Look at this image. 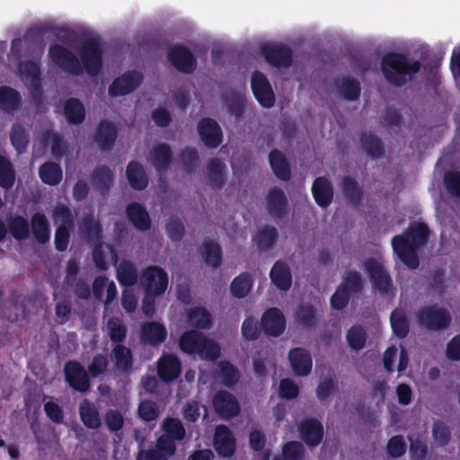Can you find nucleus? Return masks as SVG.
<instances>
[{"label": "nucleus", "instance_id": "37", "mask_svg": "<svg viewBox=\"0 0 460 460\" xmlns=\"http://www.w3.org/2000/svg\"><path fill=\"white\" fill-rule=\"evenodd\" d=\"M39 176L43 183L56 186L62 181V168L57 163L45 162L39 168Z\"/></svg>", "mask_w": 460, "mask_h": 460}, {"label": "nucleus", "instance_id": "61", "mask_svg": "<svg viewBox=\"0 0 460 460\" xmlns=\"http://www.w3.org/2000/svg\"><path fill=\"white\" fill-rule=\"evenodd\" d=\"M19 70L22 76L30 83L32 81L37 82L38 79L41 78L40 66L33 60H25L21 62L19 65Z\"/></svg>", "mask_w": 460, "mask_h": 460}, {"label": "nucleus", "instance_id": "62", "mask_svg": "<svg viewBox=\"0 0 460 460\" xmlns=\"http://www.w3.org/2000/svg\"><path fill=\"white\" fill-rule=\"evenodd\" d=\"M444 184L447 192L460 199V171H448L444 174Z\"/></svg>", "mask_w": 460, "mask_h": 460}, {"label": "nucleus", "instance_id": "56", "mask_svg": "<svg viewBox=\"0 0 460 460\" xmlns=\"http://www.w3.org/2000/svg\"><path fill=\"white\" fill-rule=\"evenodd\" d=\"M367 340V333L364 328L360 325H353L347 332V341L349 346L355 349L359 350L364 348Z\"/></svg>", "mask_w": 460, "mask_h": 460}, {"label": "nucleus", "instance_id": "5", "mask_svg": "<svg viewBox=\"0 0 460 460\" xmlns=\"http://www.w3.org/2000/svg\"><path fill=\"white\" fill-rule=\"evenodd\" d=\"M418 323L430 331H444L452 322L448 309L438 305H424L417 312Z\"/></svg>", "mask_w": 460, "mask_h": 460}, {"label": "nucleus", "instance_id": "3", "mask_svg": "<svg viewBox=\"0 0 460 460\" xmlns=\"http://www.w3.org/2000/svg\"><path fill=\"white\" fill-rule=\"evenodd\" d=\"M380 68L388 84L402 87L420 71L421 63L412 60L404 53L392 51L383 56Z\"/></svg>", "mask_w": 460, "mask_h": 460}, {"label": "nucleus", "instance_id": "10", "mask_svg": "<svg viewBox=\"0 0 460 460\" xmlns=\"http://www.w3.org/2000/svg\"><path fill=\"white\" fill-rule=\"evenodd\" d=\"M167 57L171 64L181 73L192 74L197 68V59L184 45L176 44L168 49Z\"/></svg>", "mask_w": 460, "mask_h": 460}, {"label": "nucleus", "instance_id": "54", "mask_svg": "<svg viewBox=\"0 0 460 460\" xmlns=\"http://www.w3.org/2000/svg\"><path fill=\"white\" fill-rule=\"evenodd\" d=\"M197 355L203 360L216 361L220 357V347L214 340L206 337Z\"/></svg>", "mask_w": 460, "mask_h": 460}, {"label": "nucleus", "instance_id": "17", "mask_svg": "<svg viewBox=\"0 0 460 460\" xmlns=\"http://www.w3.org/2000/svg\"><path fill=\"white\" fill-rule=\"evenodd\" d=\"M288 359L294 373L306 376L311 373L313 361L311 354L304 348H293L288 352Z\"/></svg>", "mask_w": 460, "mask_h": 460}, {"label": "nucleus", "instance_id": "32", "mask_svg": "<svg viewBox=\"0 0 460 460\" xmlns=\"http://www.w3.org/2000/svg\"><path fill=\"white\" fill-rule=\"evenodd\" d=\"M64 116L70 125L83 123L86 116L84 105L77 98H68L64 102Z\"/></svg>", "mask_w": 460, "mask_h": 460}, {"label": "nucleus", "instance_id": "50", "mask_svg": "<svg viewBox=\"0 0 460 460\" xmlns=\"http://www.w3.org/2000/svg\"><path fill=\"white\" fill-rule=\"evenodd\" d=\"M43 141L48 143L51 142V154L56 158L62 157L66 151V144L64 141V137L57 132L46 131L42 136Z\"/></svg>", "mask_w": 460, "mask_h": 460}, {"label": "nucleus", "instance_id": "23", "mask_svg": "<svg viewBox=\"0 0 460 460\" xmlns=\"http://www.w3.org/2000/svg\"><path fill=\"white\" fill-rule=\"evenodd\" d=\"M302 439L309 447L318 446L323 438V427L322 423L315 419H305L299 427Z\"/></svg>", "mask_w": 460, "mask_h": 460}, {"label": "nucleus", "instance_id": "57", "mask_svg": "<svg viewBox=\"0 0 460 460\" xmlns=\"http://www.w3.org/2000/svg\"><path fill=\"white\" fill-rule=\"evenodd\" d=\"M162 427L164 435H168V437L176 440H181L185 437V429L178 419L167 418L164 420Z\"/></svg>", "mask_w": 460, "mask_h": 460}, {"label": "nucleus", "instance_id": "30", "mask_svg": "<svg viewBox=\"0 0 460 460\" xmlns=\"http://www.w3.org/2000/svg\"><path fill=\"white\" fill-rule=\"evenodd\" d=\"M126 177L132 189L143 190L148 185V178L143 165L137 161H130L126 169Z\"/></svg>", "mask_w": 460, "mask_h": 460}, {"label": "nucleus", "instance_id": "12", "mask_svg": "<svg viewBox=\"0 0 460 460\" xmlns=\"http://www.w3.org/2000/svg\"><path fill=\"white\" fill-rule=\"evenodd\" d=\"M197 131L202 143L210 149L217 148L223 142V131L212 118H202L197 125Z\"/></svg>", "mask_w": 460, "mask_h": 460}, {"label": "nucleus", "instance_id": "41", "mask_svg": "<svg viewBox=\"0 0 460 460\" xmlns=\"http://www.w3.org/2000/svg\"><path fill=\"white\" fill-rule=\"evenodd\" d=\"M117 279L123 287H132L137 283V271L136 266L128 260H122L117 269Z\"/></svg>", "mask_w": 460, "mask_h": 460}, {"label": "nucleus", "instance_id": "1", "mask_svg": "<svg viewBox=\"0 0 460 460\" xmlns=\"http://www.w3.org/2000/svg\"><path fill=\"white\" fill-rule=\"evenodd\" d=\"M103 48L97 38L85 40L79 48L80 60L66 47L54 44L50 45L49 55L51 60L64 72L73 75L85 72L91 76H96L102 71L103 64Z\"/></svg>", "mask_w": 460, "mask_h": 460}, {"label": "nucleus", "instance_id": "16", "mask_svg": "<svg viewBox=\"0 0 460 460\" xmlns=\"http://www.w3.org/2000/svg\"><path fill=\"white\" fill-rule=\"evenodd\" d=\"M181 372L180 358L172 353L163 354L157 361V375L164 382L176 380Z\"/></svg>", "mask_w": 460, "mask_h": 460}, {"label": "nucleus", "instance_id": "46", "mask_svg": "<svg viewBox=\"0 0 460 460\" xmlns=\"http://www.w3.org/2000/svg\"><path fill=\"white\" fill-rule=\"evenodd\" d=\"M296 317L300 324L308 329L315 328L318 322L317 309L312 305H302L296 312Z\"/></svg>", "mask_w": 460, "mask_h": 460}, {"label": "nucleus", "instance_id": "49", "mask_svg": "<svg viewBox=\"0 0 460 460\" xmlns=\"http://www.w3.org/2000/svg\"><path fill=\"white\" fill-rule=\"evenodd\" d=\"M107 329L111 341L121 344L127 336V327L118 317H111L107 322Z\"/></svg>", "mask_w": 460, "mask_h": 460}, {"label": "nucleus", "instance_id": "59", "mask_svg": "<svg viewBox=\"0 0 460 460\" xmlns=\"http://www.w3.org/2000/svg\"><path fill=\"white\" fill-rule=\"evenodd\" d=\"M52 217L55 221L60 222L59 226L74 227L75 218L69 207L65 204H57L53 209Z\"/></svg>", "mask_w": 460, "mask_h": 460}, {"label": "nucleus", "instance_id": "34", "mask_svg": "<svg viewBox=\"0 0 460 460\" xmlns=\"http://www.w3.org/2000/svg\"><path fill=\"white\" fill-rule=\"evenodd\" d=\"M206 336L198 330L184 332L179 339L180 349L188 355H196Z\"/></svg>", "mask_w": 460, "mask_h": 460}, {"label": "nucleus", "instance_id": "36", "mask_svg": "<svg viewBox=\"0 0 460 460\" xmlns=\"http://www.w3.org/2000/svg\"><path fill=\"white\" fill-rule=\"evenodd\" d=\"M226 164L219 158H212L208 164V179L214 190H220L226 183Z\"/></svg>", "mask_w": 460, "mask_h": 460}, {"label": "nucleus", "instance_id": "31", "mask_svg": "<svg viewBox=\"0 0 460 460\" xmlns=\"http://www.w3.org/2000/svg\"><path fill=\"white\" fill-rule=\"evenodd\" d=\"M359 141L367 155L371 159H378L385 155V146L382 139L373 132H362Z\"/></svg>", "mask_w": 460, "mask_h": 460}, {"label": "nucleus", "instance_id": "55", "mask_svg": "<svg viewBox=\"0 0 460 460\" xmlns=\"http://www.w3.org/2000/svg\"><path fill=\"white\" fill-rule=\"evenodd\" d=\"M80 415L82 421L89 429H97L101 425V419L95 404H82Z\"/></svg>", "mask_w": 460, "mask_h": 460}, {"label": "nucleus", "instance_id": "60", "mask_svg": "<svg viewBox=\"0 0 460 460\" xmlns=\"http://www.w3.org/2000/svg\"><path fill=\"white\" fill-rule=\"evenodd\" d=\"M168 237L173 242H180L185 234V226L179 217H170L165 225Z\"/></svg>", "mask_w": 460, "mask_h": 460}, {"label": "nucleus", "instance_id": "14", "mask_svg": "<svg viewBox=\"0 0 460 460\" xmlns=\"http://www.w3.org/2000/svg\"><path fill=\"white\" fill-rule=\"evenodd\" d=\"M261 326L267 336L279 337L286 329V319L280 309H267L261 319Z\"/></svg>", "mask_w": 460, "mask_h": 460}, {"label": "nucleus", "instance_id": "9", "mask_svg": "<svg viewBox=\"0 0 460 460\" xmlns=\"http://www.w3.org/2000/svg\"><path fill=\"white\" fill-rule=\"evenodd\" d=\"M266 210L276 221L282 220L289 214V202L284 190L278 187H271L265 197Z\"/></svg>", "mask_w": 460, "mask_h": 460}, {"label": "nucleus", "instance_id": "28", "mask_svg": "<svg viewBox=\"0 0 460 460\" xmlns=\"http://www.w3.org/2000/svg\"><path fill=\"white\" fill-rule=\"evenodd\" d=\"M31 226L33 237L39 244L44 245L49 242L50 227L44 213H34L31 218Z\"/></svg>", "mask_w": 460, "mask_h": 460}, {"label": "nucleus", "instance_id": "40", "mask_svg": "<svg viewBox=\"0 0 460 460\" xmlns=\"http://www.w3.org/2000/svg\"><path fill=\"white\" fill-rule=\"evenodd\" d=\"M10 140L18 154H23L30 143V135L19 122L13 123L10 131Z\"/></svg>", "mask_w": 460, "mask_h": 460}, {"label": "nucleus", "instance_id": "4", "mask_svg": "<svg viewBox=\"0 0 460 460\" xmlns=\"http://www.w3.org/2000/svg\"><path fill=\"white\" fill-rule=\"evenodd\" d=\"M140 283L146 290L141 310L146 317L151 318L155 311V296H161L167 289L168 275L159 266H148L140 276Z\"/></svg>", "mask_w": 460, "mask_h": 460}, {"label": "nucleus", "instance_id": "26", "mask_svg": "<svg viewBox=\"0 0 460 460\" xmlns=\"http://www.w3.org/2000/svg\"><path fill=\"white\" fill-rule=\"evenodd\" d=\"M117 136L115 124L110 120H102L98 125L95 141L102 151H108L113 147Z\"/></svg>", "mask_w": 460, "mask_h": 460}, {"label": "nucleus", "instance_id": "38", "mask_svg": "<svg viewBox=\"0 0 460 460\" xmlns=\"http://www.w3.org/2000/svg\"><path fill=\"white\" fill-rule=\"evenodd\" d=\"M279 238V232L275 226H266L257 233L253 238L257 249L260 252H266L271 249Z\"/></svg>", "mask_w": 460, "mask_h": 460}, {"label": "nucleus", "instance_id": "11", "mask_svg": "<svg viewBox=\"0 0 460 460\" xmlns=\"http://www.w3.org/2000/svg\"><path fill=\"white\" fill-rule=\"evenodd\" d=\"M143 82V75L136 70L123 73L115 78L108 89L111 97H119L133 93Z\"/></svg>", "mask_w": 460, "mask_h": 460}, {"label": "nucleus", "instance_id": "25", "mask_svg": "<svg viewBox=\"0 0 460 460\" xmlns=\"http://www.w3.org/2000/svg\"><path fill=\"white\" fill-rule=\"evenodd\" d=\"M270 279L278 289L288 291L292 285V274L287 262L277 261L270 271Z\"/></svg>", "mask_w": 460, "mask_h": 460}, {"label": "nucleus", "instance_id": "22", "mask_svg": "<svg viewBox=\"0 0 460 460\" xmlns=\"http://www.w3.org/2000/svg\"><path fill=\"white\" fill-rule=\"evenodd\" d=\"M214 447L224 457L231 456L235 449V440L230 429L225 426H217L214 436Z\"/></svg>", "mask_w": 460, "mask_h": 460}, {"label": "nucleus", "instance_id": "63", "mask_svg": "<svg viewBox=\"0 0 460 460\" xmlns=\"http://www.w3.org/2000/svg\"><path fill=\"white\" fill-rule=\"evenodd\" d=\"M181 158L188 172H192L197 168L199 161L198 150L190 146H186L181 151Z\"/></svg>", "mask_w": 460, "mask_h": 460}, {"label": "nucleus", "instance_id": "18", "mask_svg": "<svg viewBox=\"0 0 460 460\" xmlns=\"http://www.w3.org/2000/svg\"><path fill=\"white\" fill-rule=\"evenodd\" d=\"M126 216L129 223L140 232L148 231L151 228V218L146 208L137 203L131 202L126 207Z\"/></svg>", "mask_w": 460, "mask_h": 460}, {"label": "nucleus", "instance_id": "35", "mask_svg": "<svg viewBox=\"0 0 460 460\" xmlns=\"http://www.w3.org/2000/svg\"><path fill=\"white\" fill-rule=\"evenodd\" d=\"M113 177V172L109 166L101 165L93 171L91 181L93 187L103 195L109 192Z\"/></svg>", "mask_w": 460, "mask_h": 460}, {"label": "nucleus", "instance_id": "15", "mask_svg": "<svg viewBox=\"0 0 460 460\" xmlns=\"http://www.w3.org/2000/svg\"><path fill=\"white\" fill-rule=\"evenodd\" d=\"M139 336L142 343L158 347L166 341L168 332L163 323L152 321L142 324Z\"/></svg>", "mask_w": 460, "mask_h": 460}, {"label": "nucleus", "instance_id": "27", "mask_svg": "<svg viewBox=\"0 0 460 460\" xmlns=\"http://www.w3.org/2000/svg\"><path fill=\"white\" fill-rule=\"evenodd\" d=\"M22 104L21 93L14 88L7 85L0 86V110L4 113L13 115Z\"/></svg>", "mask_w": 460, "mask_h": 460}, {"label": "nucleus", "instance_id": "39", "mask_svg": "<svg viewBox=\"0 0 460 460\" xmlns=\"http://www.w3.org/2000/svg\"><path fill=\"white\" fill-rule=\"evenodd\" d=\"M190 324L197 329H210L213 325V318L209 311L204 307L191 308L187 314Z\"/></svg>", "mask_w": 460, "mask_h": 460}, {"label": "nucleus", "instance_id": "43", "mask_svg": "<svg viewBox=\"0 0 460 460\" xmlns=\"http://www.w3.org/2000/svg\"><path fill=\"white\" fill-rule=\"evenodd\" d=\"M8 230L17 241H24L30 237L28 220L21 215H16L8 220Z\"/></svg>", "mask_w": 460, "mask_h": 460}, {"label": "nucleus", "instance_id": "13", "mask_svg": "<svg viewBox=\"0 0 460 460\" xmlns=\"http://www.w3.org/2000/svg\"><path fill=\"white\" fill-rule=\"evenodd\" d=\"M251 87L257 102L264 108H271L275 103V94L266 75L255 71L252 75Z\"/></svg>", "mask_w": 460, "mask_h": 460}, {"label": "nucleus", "instance_id": "44", "mask_svg": "<svg viewBox=\"0 0 460 460\" xmlns=\"http://www.w3.org/2000/svg\"><path fill=\"white\" fill-rule=\"evenodd\" d=\"M338 91L345 100L358 101L361 93L360 83L355 78L344 77L338 86Z\"/></svg>", "mask_w": 460, "mask_h": 460}, {"label": "nucleus", "instance_id": "51", "mask_svg": "<svg viewBox=\"0 0 460 460\" xmlns=\"http://www.w3.org/2000/svg\"><path fill=\"white\" fill-rule=\"evenodd\" d=\"M219 371L221 381L227 387L234 385L240 379L238 368L229 361L220 362Z\"/></svg>", "mask_w": 460, "mask_h": 460}, {"label": "nucleus", "instance_id": "24", "mask_svg": "<svg viewBox=\"0 0 460 460\" xmlns=\"http://www.w3.org/2000/svg\"><path fill=\"white\" fill-rule=\"evenodd\" d=\"M111 358L119 373L128 375L132 372L134 360L129 348L123 344H115L111 349Z\"/></svg>", "mask_w": 460, "mask_h": 460}, {"label": "nucleus", "instance_id": "52", "mask_svg": "<svg viewBox=\"0 0 460 460\" xmlns=\"http://www.w3.org/2000/svg\"><path fill=\"white\" fill-rule=\"evenodd\" d=\"M341 286L350 295L361 293L364 288L361 274L357 270L347 271Z\"/></svg>", "mask_w": 460, "mask_h": 460}, {"label": "nucleus", "instance_id": "64", "mask_svg": "<svg viewBox=\"0 0 460 460\" xmlns=\"http://www.w3.org/2000/svg\"><path fill=\"white\" fill-rule=\"evenodd\" d=\"M429 285L432 289L439 295L446 292V270L442 268H438L430 272Z\"/></svg>", "mask_w": 460, "mask_h": 460}, {"label": "nucleus", "instance_id": "58", "mask_svg": "<svg viewBox=\"0 0 460 460\" xmlns=\"http://www.w3.org/2000/svg\"><path fill=\"white\" fill-rule=\"evenodd\" d=\"M109 360L108 358L102 354H96L92 361L89 363L87 367V371L92 378H96L103 374H105L108 370Z\"/></svg>", "mask_w": 460, "mask_h": 460}, {"label": "nucleus", "instance_id": "8", "mask_svg": "<svg viewBox=\"0 0 460 460\" xmlns=\"http://www.w3.org/2000/svg\"><path fill=\"white\" fill-rule=\"evenodd\" d=\"M66 382L75 391L85 393L91 387V376L84 367L76 360H68L64 367Z\"/></svg>", "mask_w": 460, "mask_h": 460}, {"label": "nucleus", "instance_id": "33", "mask_svg": "<svg viewBox=\"0 0 460 460\" xmlns=\"http://www.w3.org/2000/svg\"><path fill=\"white\" fill-rule=\"evenodd\" d=\"M341 190L345 199L353 206H358L364 196V192L358 181L349 175H346L341 181Z\"/></svg>", "mask_w": 460, "mask_h": 460}, {"label": "nucleus", "instance_id": "48", "mask_svg": "<svg viewBox=\"0 0 460 460\" xmlns=\"http://www.w3.org/2000/svg\"><path fill=\"white\" fill-rule=\"evenodd\" d=\"M15 182V171L9 159L0 155V187L10 190Z\"/></svg>", "mask_w": 460, "mask_h": 460}, {"label": "nucleus", "instance_id": "6", "mask_svg": "<svg viewBox=\"0 0 460 460\" xmlns=\"http://www.w3.org/2000/svg\"><path fill=\"white\" fill-rule=\"evenodd\" d=\"M364 269L367 272L372 287L381 296H386L393 290L392 277L380 260L369 257L364 261Z\"/></svg>", "mask_w": 460, "mask_h": 460}, {"label": "nucleus", "instance_id": "7", "mask_svg": "<svg viewBox=\"0 0 460 460\" xmlns=\"http://www.w3.org/2000/svg\"><path fill=\"white\" fill-rule=\"evenodd\" d=\"M265 61L271 66L288 68L293 63V50L289 46L279 43H265L260 48Z\"/></svg>", "mask_w": 460, "mask_h": 460}, {"label": "nucleus", "instance_id": "47", "mask_svg": "<svg viewBox=\"0 0 460 460\" xmlns=\"http://www.w3.org/2000/svg\"><path fill=\"white\" fill-rule=\"evenodd\" d=\"M390 323L393 332L400 339L405 338L409 333V322L402 310L395 309L390 315Z\"/></svg>", "mask_w": 460, "mask_h": 460}, {"label": "nucleus", "instance_id": "42", "mask_svg": "<svg viewBox=\"0 0 460 460\" xmlns=\"http://www.w3.org/2000/svg\"><path fill=\"white\" fill-rule=\"evenodd\" d=\"M203 260L207 265L214 269L218 268L222 263V249L220 245L212 241H205L200 251Z\"/></svg>", "mask_w": 460, "mask_h": 460}, {"label": "nucleus", "instance_id": "20", "mask_svg": "<svg viewBox=\"0 0 460 460\" xmlns=\"http://www.w3.org/2000/svg\"><path fill=\"white\" fill-rule=\"evenodd\" d=\"M81 236L90 243H97L102 239V226L99 219H95L93 213L84 215L79 223Z\"/></svg>", "mask_w": 460, "mask_h": 460}, {"label": "nucleus", "instance_id": "45", "mask_svg": "<svg viewBox=\"0 0 460 460\" xmlns=\"http://www.w3.org/2000/svg\"><path fill=\"white\" fill-rule=\"evenodd\" d=\"M252 287V279L250 273L244 272L234 279L230 285L232 295L237 298L245 297Z\"/></svg>", "mask_w": 460, "mask_h": 460}, {"label": "nucleus", "instance_id": "53", "mask_svg": "<svg viewBox=\"0 0 460 460\" xmlns=\"http://www.w3.org/2000/svg\"><path fill=\"white\" fill-rule=\"evenodd\" d=\"M226 105L229 113L236 119H240L245 113V97L235 93H230L226 98Z\"/></svg>", "mask_w": 460, "mask_h": 460}, {"label": "nucleus", "instance_id": "2", "mask_svg": "<svg viewBox=\"0 0 460 460\" xmlns=\"http://www.w3.org/2000/svg\"><path fill=\"white\" fill-rule=\"evenodd\" d=\"M429 235L430 230L426 223L411 222L402 234L392 238L393 251L404 265L416 270L420 265L418 252L427 244Z\"/></svg>", "mask_w": 460, "mask_h": 460}, {"label": "nucleus", "instance_id": "19", "mask_svg": "<svg viewBox=\"0 0 460 460\" xmlns=\"http://www.w3.org/2000/svg\"><path fill=\"white\" fill-rule=\"evenodd\" d=\"M150 162L158 173L167 171L173 164V152L169 144L159 143L150 153Z\"/></svg>", "mask_w": 460, "mask_h": 460}, {"label": "nucleus", "instance_id": "29", "mask_svg": "<svg viewBox=\"0 0 460 460\" xmlns=\"http://www.w3.org/2000/svg\"><path fill=\"white\" fill-rule=\"evenodd\" d=\"M269 162L274 175L284 181L291 178L290 165L281 151L273 149L269 154Z\"/></svg>", "mask_w": 460, "mask_h": 460}, {"label": "nucleus", "instance_id": "21", "mask_svg": "<svg viewBox=\"0 0 460 460\" xmlns=\"http://www.w3.org/2000/svg\"><path fill=\"white\" fill-rule=\"evenodd\" d=\"M312 195L320 208H326L333 199L332 184L326 177H317L312 185Z\"/></svg>", "mask_w": 460, "mask_h": 460}]
</instances>
